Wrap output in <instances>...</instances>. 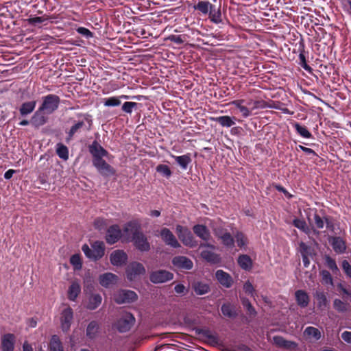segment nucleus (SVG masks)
<instances>
[{
	"label": "nucleus",
	"mask_w": 351,
	"mask_h": 351,
	"mask_svg": "<svg viewBox=\"0 0 351 351\" xmlns=\"http://www.w3.org/2000/svg\"><path fill=\"white\" fill-rule=\"evenodd\" d=\"M124 234L132 235L131 241L134 246L140 252H148L150 250V243L147 237L140 230L139 225L135 221H129L123 229Z\"/></svg>",
	"instance_id": "1"
},
{
	"label": "nucleus",
	"mask_w": 351,
	"mask_h": 351,
	"mask_svg": "<svg viewBox=\"0 0 351 351\" xmlns=\"http://www.w3.org/2000/svg\"><path fill=\"white\" fill-rule=\"evenodd\" d=\"M60 103V98L54 94H49L42 97V104L39 106L47 114H51L58 110Z\"/></svg>",
	"instance_id": "2"
},
{
	"label": "nucleus",
	"mask_w": 351,
	"mask_h": 351,
	"mask_svg": "<svg viewBox=\"0 0 351 351\" xmlns=\"http://www.w3.org/2000/svg\"><path fill=\"white\" fill-rule=\"evenodd\" d=\"M176 233L179 239L185 246L189 247H195L197 246V243L188 228L184 227L181 225H177Z\"/></svg>",
	"instance_id": "3"
},
{
	"label": "nucleus",
	"mask_w": 351,
	"mask_h": 351,
	"mask_svg": "<svg viewBox=\"0 0 351 351\" xmlns=\"http://www.w3.org/2000/svg\"><path fill=\"white\" fill-rule=\"evenodd\" d=\"M313 221L314 223L311 222L310 215L308 216V220L311 226H315L317 229H322L326 224V228L328 230H333L334 224L331 220V218L328 216L321 217L316 209L313 210Z\"/></svg>",
	"instance_id": "4"
},
{
	"label": "nucleus",
	"mask_w": 351,
	"mask_h": 351,
	"mask_svg": "<svg viewBox=\"0 0 351 351\" xmlns=\"http://www.w3.org/2000/svg\"><path fill=\"white\" fill-rule=\"evenodd\" d=\"M193 231L197 237L206 242L201 243L200 247H207L212 249L215 248L213 245L207 243L210 240L211 236L209 230L205 225L196 224L193 227Z\"/></svg>",
	"instance_id": "5"
},
{
	"label": "nucleus",
	"mask_w": 351,
	"mask_h": 351,
	"mask_svg": "<svg viewBox=\"0 0 351 351\" xmlns=\"http://www.w3.org/2000/svg\"><path fill=\"white\" fill-rule=\"evenodd\" d=\"M135 318L134 315L128 312L125 313L116 322V328L120 332H125L130 330L134 325Z\"/></svg>",
	"instance_id": "6"
},
{
	"label": "nucleus",
	"mask_w": 351,
	"mask_h": 351,
	"mask_svg": "<svg viewBox=\"0 0 351 351\" xmlns=\"http://www.w3.org/2000/svg\"><path fill=\"white\" fill-rule=\"evenodd\" d=\"M88 152L92 156V162H97L107 157L109 154L108 152L97 141L95 140L88 146Z\"/></svg>",
	"instance_id": "7"
},
{
	"label": "nucleus",
	"mask_w": 351,
	"mask_h": 351,
	"mask_svg": "<svg viewBox=\"0 0 351 351\" xmlns=\"http://www.w3.org/2000/svg\"><path fill=\"white\" fill-rule=\"evenodd\" d=\"M173 274L165 269H158L152 271L149 274V280L154 284H161L171 280Z\"/></svg>",
	"instance_id": "8"
},
{
	"label": "nucleus",
	"mask_w": 351,
	"mask_h": 351,
	"mask_svg": "<svg viewBox=\"0 0 351 351\" xmlns=\"http://www.w3.org/2000/svg\"><path fill=\"white\" fill-rule=\"evenodd\" d=\"M137 298L136 293L131 290H119L114 294V300L118 304L132 303Z\"/></svg>",
	"instance_id": "9"
},
{
	"label": "nucleus",
	"mask_w": 351,
	"mask_h": 351,
	"mask_svg": "<svg viewBox=\"0 0 351 351\" xmlns=\"http://www.w3.org/2000/svg\"><path fill=\"white\" fill-rule=\"evenodd\" d=\"M145 268L143 265L138 262H132L126 268L127 278L132 281L138 276L145 274Z\"/></svg>",
	"instance_id": "10"
},
{
	"label": "nucleus",
	"mask_w": 351,
	"mask_h": 351,
	"mask_svg": "<svg viewBox=\"0 0 351 351\" xmlns=\"http://www.w3.org/2000/svg\"><path fill=\"white\" fill-rule=\"evenodd\" d=\"M93 165L96 168L98 173L103 177L108 178L116 174V170L114 168L104 160V158L93 162Z\"/></svg>",
	"instance_id": "11"
},
{
	"label": "nucleus",
	"mask_w": 351,
	"mask_h": 351,
	"mask_svg": "<svg viewBox=\"0 0 351 351\" xmlns=\"http://www.w3.org/2000/svg\"><path fill=\"white\" fill-rule=\"evenodd\" d=\"M60 326L64 332H67L73 320V311L70 306L65 308L61 313Z\"/></svg>",
	"instance_id": "12"
},
{
	"label": "nucleus",
	"mask_w": 351,
	"mask_h": 351,
	"mask_svg": "<svg viewBox=\"0 0 351 351\" xmlns=\"http://www.w3.org/2000/svg\"><path fill=\"white\" fill-rule=\"evenodd\" d=\"M123 236L119 225H112L108 228L106 233V243L110 245L116 243Z\"/></svg>",
	"instance_id": "13"
},
{
	"label": "nucleus",
	"mask_w": 351,
	"mask_h": 351,
	"mask_svg": "<svg viewBox=\"0 0 351 351\" xmlns=\"http://www.w3.org/2000/svg\"><path fill=\"white\" fill-rule=\"evenodd\" d=\"M171 263L176 268L181 271L190 270L193 267V261L184 256H174L171 260Z\"/></svg>",
	"instance_id": "14"
},
{
	"label": "nucleus",
	"mask_w": 351,
	"mask_h": 351,
	"mask_svg": "<svg viewBox=\"0 0 351 351\" xmlns=\"http://www.w3.org/2000/svg\"><path fill=\"white\" fill-rule=\"evenodd\" d=\"M160 237L166 245L173 248H179L181 247L176 237L169 229L167 228H162L160 230Z\"/></svg>",
	"instance_id": "15"
},
{
	"label": "nucleus",
	"mask_w": 351,
	"mask_h": 351,
	"mask_svg": "<svg viewBox=\"0 0 351 351\" xmlns=\"http://www.w3.org/2000/svg\"><path fill=\"white\" fill-rule=\"evenodd\" d=\"M273 343L278 348H283L289 351H295L298 349V344L295 341L286 340L282 336H274Z\"/></svg>",
	"instance_id": "16"
},
{
	"label": "nucleus",
	"mask_w": 351,
	"mask_h": 351,
	"mask_svg": "<svg viewBox=\"0 0 351 351\" xmlns=\"http://www.w3.org/2000/svg\"><path fill=\"white\" fill-rule=\"evenodd\" d=\"M48 121V117L47 113L43 110H40V108L34 113L30 119V122L32 126L36 128H38L40 126L44 125Z\"/></svg>",
	"instance_id": "17"
},
{
	"label": "nucleus",
	"mask_w": 351,
	"mask_h": 351,
	"mask_svg": "<svg viewBox=\"0 0 351 351\" xmlns=\"http://www.w3.org/2000/svg\"><path fill=\"white\" fill-rule=\"evenodd\" d=\"M110 261L112 265L114 266H121L126 263L128 255L123 250H117L111 253Z\"/></svg>",
	"instance_id": "18"
},
{
	"label": "nucleus",
	"mask_w": 351,
	"mask_h": 351,
	"mask_svg": "<svg viewBox=\"0 0 351 351\" xmlns=\"http://www.w3.org/2000/svg\"><path fill=\"white\" fill-rule=\"evenodd\" d=\"M215 278L219 283L225 288H230L233 285L232 276L222 269L217 270Z\"/></svg>",
	"instance_id": "19"
},
{
	"label": "nucleus",
	"mask_w": 351,
	"mask_h": 351,
	"mask_svg": "<svg viewBox=\"0 0 351 351\" xmlns=\"http://www.w3.org/2000/svg\"><path fill=\"white\" fill-rule=\"evenodd\" d=\"M329 243L334 251L339 254H343L346 250V241L340 237H331L329 238Z\"/></svg>",
	"instance_id": "20"
},
{
	"label": "nucleus",
	"mask_w": 351,
	"mask_h": 351,
	"mask_svg": "<svg viewBox=\"0 0 351 351\" xmlns=\"http://www.w3.org/2000/svg\"><path fill=\"white\" fill-rule=\"evenodd\" d=\"M15 337L12 333L5 334L1 337V348L2 351H14Z\"/></svg>",
	"instance_id": "21"
},
{
	"label": "nucleus",
	"mask_w": 351,
	"mask_h": 351,
	"mask_svg": "<svg viewBox=\"0 0 351 351\" xmlns=\"http://www.w3.org/2000/svg\"><path fill=\"white\" fill-rule=\"evenodd\" d=\"M117 276L110 272L100 275L99 278L100 285L106 288H108L111 285H115L117 282Z\"/></svg>",
	"instance_id": "22"
},
{
	"label": "nucleus",
	"mask_w": 351,
	"mask_h": 351,
	"mask_svg": "<svg viewBox=\"0 0 351 351\" xmlns=\"http://www.w3.org/2000/svg\"><path fill=\"white\" fill-rule=\"evenodd\" d=\"M92 260L98 261L103 257L105 252L104 244L102 241H95L92 245Z\"/></svg>",
	"instance_id": "23"
},
{
	"label": "nucleus",
	"mask_w": 351,
	"mask_h": 351,
	"mask_svg": "<svg viewBox=\"0 0 351 351\" xmlns=\"http://www.w3.org/2000/svg\"><path fill=\"white\" fill-rule=\"evenodd\" d=\"M305 45L302 40L299 43L298 51L300 52L299 54V64L306 71L311 72L312 71V68L307 64L306 58V51H305Z\"/></svg>",
	"instance_id": "24"
},
{
	"label": "nucleus",
	"mask_w": 351,
	"mask_h": 351,
	"mask_svg": "<svg viewBox=\"0 0 351 351\" xmlns=\"http://www.w3.org/2000/svg\"><path fill=\"white\" fill-rule=\"evenodd\" d=\"M198 334L206 338L212 345H218L219 343V338L217 334L213 333L208 328L199 329Z\"/></svg>",
	"instance_id": "25"
},
{
	"label": "nucleus",
	"mask_w": 351,
	"mask_h": 351,
	"mask_svg": "<svg viewBox=\"0 0 351 351\" xmlns=\"http://www.w3.org/2000/svg\"><path fill=\"white\" fill-rule=\"evenodd\" d=\"M36 106V101L34 100L23 102L19 109L20 115L22 117H25L30 114L34 110Z\"/></svg>",
	"instance_id": "26"
},
{
	"label": "nucleus",
	"mask_w": 351,
	"mask_h": 351,
	"mask_svg": "<svg viewBox=\"0 0 351 351\" xmlns=\"http://www.w3.org/2000/svg\"><path fill=\"white\" fill-rule=\"evenodd\" d=\"M85 126L84 121H75L70 130L66 132V142L69 143L73 138L74 135L81 131Z\"/></svg>",
	"instance_id": "27"
},
{
	"label": "nucleus",
	"mask_w": 351,
	"mask_h": 351,
	"mask_svg": "<svg viewBox=\"0 0 351 351\" xmlns=\"http://www.w3.org/2000/svg\"><path fill=\"white\" fill-rule=\"evenodd\" d=\"M295 297L298 306L302 308L306 307L310 301V298L307 293L304 290H298L295 293Z\"/></svg>",
	"instance_id": "28"
},
{
	"label": "nucleus",
	"mask_w": 351,
	"mask_h": 351,
	"mask_svg": "<svg viewBox=\"0 0 351 351\" xmlns=\"http://www.w3.org/2000/svg\"><path fill=\"white\" fill-rule=\"evenodd\" d=\"M171 156L174 158L176 163L183 170H186L188 168L189 165L192 161L191 154L189 153L182 156H174L171 154Z\"/></svg>",
	"instance_id": "29"
},
{
	"label": "nucleus",
	"mask_w": 351,
	"mask_h": 351,
	"mask_svg": "<svg viewBox=\"0 0 351 351\" xmlns=\"http://www.w3.org/2000/svg\"><path fill=\"white\" fill-rule=\"evenodd\" d=\"M99 330V324L97 321H91L87 326L86 335L89 339H94L97 336Z\"/></svg>",
	"instance_id": "30"
},
{
	"label": "nucleus",
	"mask_w": 351,
	"mask_h": 351,
	"mask_svg": "<svg viewBox=\"0 0 351 351\" xmlns=\"http://www.w3.org/2000/svg\"><path fill=\"white\" fill-rule=\"evenodd\" d=\"M239 267L245 271H250L253 266V262L250 256L247 254L239 255L237 259Z\"/></svg>",
	"instance_id": "31"
},
{
	"label": "nucleus",
	"mask_w": 351,
	"mask_h": 351,
	"mask_svg": "<svg viewBox=\"0 0 351 351\" xmlns=\"http://www.w3.org/2000/svg\"><path fill=\"white\" fill-rule=\"evenodd\" d=\"M193 9L197 10L202 15H208L209 11L213 8V4L208 1H199L193 5Z\"/></svg>",
	"instance_id": "32"
},
{
	"label": "nucleus",
	"mask_w": 351,
	"mask_h": 351,
	"mask_svg": "<svg viewBox=\"0 0 351 351\" xmlns=\"http://www.w3.org/2000/svg\"><path fill=\"white\" fill-rule=\"evenodd\" d=\"M314 298L317 300V306L319 308H324L328 305L326 293L322 290H317L314 293Z\"/></svg>",
	"instance_id": "33"
},
{
	"label": "nucleus",
	"mask_w": 351,
	"mask_h": 351,
	"mask_svg": "<svg viewBox=\"0 0 351 351\" xmlns=\"http://www.w3.org/2000/svg\"><path fill=\"white\" fill-rule=\"evenodd\" d=\"M304 335L307 339L313 341H318L322 337L319 330L313 326L306 327L304 331Z\"/></svg>",
	"instance_id": "34"
},
{
	"label": "nucleus",
	"mask_w": 351,
	"mask_h": 351,
	"mask_svg": "<svg viewBox=\"0 0 351 351\" xmlns=\"http://www.w3.org/2000/svg\"><path fill=\"white\" fill-rule=\"evenodd\" d=\"M201 257L208 263L212 264L219 263L221 260L219 254L209 250H203L201 252Z\"/></svg>",
	"instance_id": "35"
},
{
	"label": "nucleus",
	"mask_w": 351,
	"mask_h": 351,
	"mask_svg": "<svg viewBox=\"0 0 351 351\" xmlns=\"http://www.w3.org/2000/svg\"><path fill=\"white\" fill-rule=\"evenodd\" d=\"M208 15L210 21L215 24H219L222 21L220 6L217 8L215 5H213V8L210 10Z\"/></svg>",
	"instance_id": "36"
},
{
	"label": "nucleus",
	"mask_w": 351,
	"mask_h": 351,
	"mask_svg": "<svg viewBox=\"0 0 351 351\" xmlns=\"http://www.w3.org/2000/svg\"><path fill=\"white\" fill-rule=\"evenodd\" d=\"M101 301L102 298L100 294H92L88 298L86 308L89 310H95L101 304Z\"/></svg>",
	"instance_id": "37"
},
{
	"label": "nucleus",
	"mask_w": 351,
	"mask_h": 351,
	"mask_svg": "<svg viewBox=\"0 0 351 351\" xmlns=\"http://www.w3.org/2000/svg\"><path fill=\"white\" fill-rule=\"evenodd\" d=\"M222 314L229 318H234L237 316L235 306L230 303H225L221 307Z\"/></svg>",
	"instance_id": "38"
},
{
	"label": "nucleus",
	"mask_w": 351,
	"mask_h": 351,
	"mask_svg": "<svg viewBox=\"0 0 351 351\" xmlns=\"http://www.w3.org/2000/svg\"><path fill=\"white\" fill-rule=\"evenodd\" d=\"M81 292V287L76 282H72L68 290V299L71 301H75Z\"/></svg>",
	"instance_id": "39"
},
{
	"label": "nucleus",
	"mask_w": 351,
	"mask_h": 351,
	"mask_svg": "<svg viewBox=\"0 0 351 351\" xmlns=\"http://www.w3.org/2000/svg\"><path fill=\"white\" fill-rule=\"evenodd\" d=\"M193 289L197 295H204L210 291L209 285L202 282H195L193 284Z\"/></svg>",
	"instance_id": "40"
},
{
	"label": "nucleus",
	"mask_w": 351,
	"mask_h": 351,
	"mask_svg": "<svg viewBox=\"0 0 351 351\" xmlns=\"http://www.w3.org/2000/svg\"><path fill=\"white\" fill-rule=\"evenodd\" d=\"M234 117L228 115L220 116L214 119V120L220 124L222 127L230 128L235 124Z\"/></svg>",
	"instance_id": "41"
},
{
	"label": "nucleus",
	"mask_w": 351,
	"mask_h": 351,
	"mask_svg": "<svg viewBox=\"0 0 351 351\" xmlns=\"http://www.w3.org/2000/svg\"><path fill=\"white\" fill-rule=\"evenodd\" d=\"M293 128H295L297 133L302 137L305 138H312V134L308 131L305 125H302L300 123L296 122L293 124Z\"/></svg>",
	"instance_id": "42"
},
{
	"label": "nucleus",
	"mask_w": 351,
	"mask_h": 351,
	"mask_svg": "<svg viewBox=\"0 0 351 351\" xmlns=\"http://www.w3.org/2000/svg\"><path fill=\"white\" fill-rule=\"evenodd\" d=\"M51 19H55V17L44 14L42 16L29 17L26 21L29 25L36 26L38 24L46 22Z\"/></svg>",
	"instance_id": "43"
},
{
	"label": "nucleus",
	"mask_w": 351,
	"mask_h": 351,
	"mask_svg": "<svg viewBox=\"0 0 351 351\" xmlns=\"http://www.w3.org/2000/svg\"><path fill=\"white\" fill-rule=\"evenodd\" d=\"M218 239L221 241L223 245L228 248H232L234 246V239L229 232L224 233Z\"/></svg>",
	"instance_id": "44"
},
{
	"label": "nucleus",
	"mask_w": 351,
	"mask_h": 351,
	"mask_svg": "<svg viewBox=\"0 0 351 351\" xmlns=\"http://www.w3.org/2000/svg\"><path fill=\"white\" fill-rule=\"evenodd\" d=\"M51 351H64L60 338L57 335H53L49 342Z\"/></svg>",
	"instance_id": "45"
},
{
	"label": "nucleus",
	"mask_w": 351,
	"mask_h": 351,
	"mask_svg": "<svg viewBox=\"0 0 351 351\" xmlns=\"http://www.w3.org/2000/svg\"><path fill=\"white\" fill-rule=\"evenodd\" d=\"M56 154L61 159L66 160L69 158V149L61 143L56 145Z\"/></svg>",
	"instance_id": "46"
},
{
	"label": "nucleus",
	"mask_w": 351,
	"mask_h": 351,
	"mask_svg": "<svg viewBox=\"0 0 351 351\" xmlns=\"http://www.w3.org/2000/svg\"><path fill=\"white\" fill-rule=\"evenodd\" d=\"M241 304L247 311V313L250 316H256V311L254 307L252 305L249 299L246 298H241Z\"/></svg>",
	"instance_id": "47"
},
{
	"label": "nucleus",
	"mask_w": 351,
	"mask_h": 351,
	"mask_svg": "<svg viewBox=\"0 0 351 351\" xmlns=\"http://www.w3.org/2000/svg\"><path fill=\"white\" fill-rule=\"evenodd\" d=\"M103 104L106 107H117L121 104V101L120 100V97L113 96L104 98L103 100Z\"/></svg>",
	"instance_id": "48"
},
{
	"label": "nucleus",
	"mask_w": 351,
	"mask_h": 351,
	"mask_svg": "<svg viewBox=\"0 0 351 351\" xmlns=\"http://www.w3.org/2000/svg\"><path fill=\"white\" fill-rule=\"evenodd\" d=\"M319 276L322 278V282L325 285H333V278L330 273L326 269L319 271Z\"/></svg>",
	"instance_id": "49"
},
{
	"label": "nucleus",
	"mask_w": 351,
	"mask_h": 351,
	"mask_svg": "<svg viewBox=\"0 0 351 351\" xmlns=\"http://www.w3.org/2000/svg\"><path fill=\"white\" fill-rule=\"evenodd\" d=\"M349 304L341 301L340 299H335L333 307L339 313H345L348 311Z\"/></svg>",
	"instance_id": "50"
},
{
	"label": "nucleus",
	"mask_w": 351,
	"mask_h": 351,
	"mask_svg": "<svg viewBox=\"0 0 351 351\" xmlns=\"http://www.w3.org/2000/svg\"><path fill=\"white\" fill-rule=\"evenodd\" d=\"M324 260L326 263V265L330 269L334 274H337L339 271V269L337 265L336 261L335 259L331 258L329 255L324 256Z\"/></svg>",
	"instance_id": "51"
},
{
	"label": "nucleus",
	"mask_w": 351,
	"mask_h": 351,
	"mask_svg": "<svg viewBox=\"0 0 351 351\" xmlns=\"http://www.w3.org/2000/svg\"><path fill=\"white\" fill-rule=\"evenodd\" d=\"M299 247L302 256L304 255L306 256L311 257L314 254L313 249L311 246L306 245L305 243L301 242L299 245Z\"/></svg>",
	"instance_id": "52"
},
{
	"label": "nucleus",
	"mask_w": 351,
	"mask_h": 351,
	"mask_svg": "<svg viewBox=\"0 0 351 351\" xmlns=\"http://www.w3.org/2000/svg\"><path fill=\"white\" fill-rule=\"evenodd\" d=\"M70 263L73 266L75 270L81 269L82 267V262L80 255L78 254L72 255L70 258Z\"/></svg>",
	"instance_id": "53"
},
{
	"label": "nucleus",
	"mask_w": 351,
	"mask_h": 351,
	"mask_svg": "<svg viewBox=\"0 0 351 351\" xmlns=\"http://www.w3.org/2000/svg\"><path fill=\"white\" fill-rule=\"evenodd\" d=\"M156 171L167 178H169L171 176L172 172L169 167V166L163 164L158 165L156 168Z\"/></svg>",
	"instance_id": "54"
},
{
	"label": "nucleus",
	"mask_w": 351,
	"mask_h": 351,
	"mask_svg": "<svg viewBox=\"0 0 351 351\" xmlns=\"http://www.w3.org/2000/svg\"><path fill=\"white\" fill-rule=\"evenodd\" d=\"M293 225L295 228H298L299 230H302V232H304L305 233H307L309 230L306 221L303 219H300L298 218L294 219L293 220Z\"/></svg>",
	"instance_id": "55"
},
{
	"label": "nucleus",
	"mask_w": 351,
	"mask_h": 351,
	"mask_svg": "<svg viewBox=\"0 0 351 351\" xmlns=\"http://www.w3.org/2000/svg\"><path fill=\"white\" fill-rule=\"evenodd\" d=\"M237 245L239 247H243L247 244V238L245 234L240 231H237L234 235Z\"/></svg>",
	"instance_id": "56"
},
{
	"label": "nucleus",
	"mask_w": 351,
	"mask_h": 351,
	"mask_svg": "<svg viewBox=\"0 0 351 351\" xmlns=\"http://www.w3.org/2000/svg\"><path fill=\"white\" fill-rule=\"evenodd\" d=\"M138 105L140 104L136 102L126 101L123 104L121 110L125 113L131 114L133 109L137 108Z\"/></svg>",
	"instance_id": "57"
},
{
	"label": "nucleus",
	"mask_w": 351,
	"mask_h": 351,
	"mask_svg": "<svg viewBox=\"0 0 351 351\" xmlns=\"http://www.w3.org/2000/svg\"><path fill=\"white\" fill-rule=\"evenodd\" d=\"M107 221L104 218L98 217L94 221L95 228L99 231L105 230L107 228Z\"/></svg>",
	"instance_id": "58"
},
{
	"label": "nucleus",
	"mask_w": 351,
	"mask_h": 351,
	"mask_svg": "<svg viewBox=\"0 0 351 351\" xmlns=\"http://www.w3.org/2000/svg\"><path fill=\"white\" fill-rule=\"evenodd\" d=\"M213 231L215 236L217 239L220 238L222 235L224 234V233H226L228 232L226 228H225L223 226H222L221 225L213 226Z\"/></svg>",
	"instance_id": "59"
},
{
	"label": "nucleus",
	"mask_w": 351,
	"mask_h": 351,
	"mask_svg": "<svg viewBox=\"0 0 351 351\" xmlns=\"http://www.w3.org/2000/svg\"><path fill=\"white\" fill-rule=\"evenodd\" d=\"M76 32L85 36L86 38H92L93 36V32H91L88 29L84 27H79L76 29Z\"/></svg>",
	"instance_id": "60"
},
{
	"label": "nucleus",
	"mask_w": 351,
	"mask_h": 351,
	"mask_svg": "<svg viewBox=\"0 0 351 351\" xmlns=\"http://www.w3.org/2000/svg\"><path fill=\"white\" fill-rule=\"evenodd\" d=\"M252 103L253 106L251 108V110H254L257 108H264L265 107V101L263 100H256L247 102L248 105H250Z\"/></svg>",
	"instance_id": "61"
},
{
	"label": "nucleus",
	"mask_w": 351,
	"mask_h": 351,
	"mask_svg": "<svg viewBox=\"0 0 351 351\" xmlns=\"http://www.w3.org/2000/svg\"><path fill=\"white\" fill-rule=\"evenodd\" d=\"M274 187L279 192L282 193L288 199H291L293 197V195H291L285 187L280 184H274Z\"/></svg>",
	"instance_id": "62"
},
{
	"label": "nucleus",
	"mask_w": 351,
	"mask_h": 351,
	"mask_svg": "<svg viewBox=\"0 0 351 351\" xmlns=\"http://www.w3.org/2000/svg\"><path fill=\"white\" fill-rule=\"evenodd\" d=\"M341 267L345 274L351 278V265L347 260H343L341 263Z\"/></svg>",
	"instance_id": "63"
},
{
	"label": "nucleus",
	"mask_w": 351,
	"mask_h": 351,
	"mask_svg": "<svg viewBox=\"0 0 351 351\" xmlns=\"http://www.w3.org/2000/svg\"><path fill=\"white\" fill-rule=\"evenodd\" d=\"M243 290L246 293L251 295H253V293L255 291L252 284L249 280L245 282L243 285Z\"/></svg>",
	"instance_id": "64"
}]
</instances>
